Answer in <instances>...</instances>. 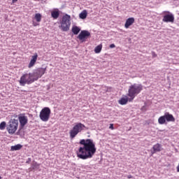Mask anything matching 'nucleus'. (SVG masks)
Returning a JSON list of instances; mask_svg holds the SVG:
<instances>
[{
	"label": "nucleus",
	"mask_w": 179,
	"mask_h": 179,
	"mask_svg": "<svg viewBox=\"0 0 179 179\" xmlns=\"http://www.w3.org/2000/svg\"><path fill=\"white\" fill-rule=\"evenodd\" d=\"M35 19H36V22H41V14L36 13L35 15Z\"/></svg>",
	"instance_id": "24"
},
{
	"label": "nucleus",
	"mask_w": 179,
	"mask_h": 179,
	"mask_svg": "<svg viewBox=\"0 0 179 179\" xmlns=\"http://www.w3.org/2000/svg\"><path fill=\"white\" fill-rule=\"evenodd\" d=\"M80 145H83V147H80L77 152V157L82 160H86L87 159H92L94 156V153L97 149L96 148V144L92 139H82L80 141Z\"/></svg>",
	"instance_id": "1"
},
{
	"label": "nucleus",
	"mask_w": 179,
	"mask_h": 179,
	"mask_svg": "<svg viewBox=\"0 0 179 179\" xmlns=\"http://www.w3.org/2000/svg\"><path fill=\"white\" fill-rule=\"evenodd\" d=\"M60 11L58 8H55L51 11V17L53 19H58L59 17Z\"/></svg>",
	"instance_id": "14"
},
{
	"label": "nucleus",
	"mask_w": 179,
	"mask_h": 179,
	"mask_svg": "<svg viewBox=\"0 0 179 179\" xmlns=\"http://www.w3.org/2000/svg\"><path fill=\"white\" fill-rule=\"evenodd\" d=\"M110 48H115V45L114 43H112L110 45Z\"/></svg>",
	"instance_id": "27"
},
{
	"label": "nucleus",
	"mask_w": 179,
	"mask_h": 179,
	"mask_svg": "<svg viewBox=\"0 0 179 179\" xmlns=\"http://www.w3.org/2000/svg\"><path fill=\"white\" fill-rule=\"evenodd\" d=\"M31 167L33 170H38V169H40V164H38L37 162H34Z\"/></svg>",
	"instance_id": "23"
},
{
	"label": "nucleus",
	"mask_w": 179,
	"mask_h": 179,
	"mask_svg": "<svg viewBox=\"0 0 179 179\" xmlns=\"http://www.w3.org/2000/svg\"><path fill=\"white\" fill-rule=\"evenodd\" d=\"M22 148H23V145H22L21 144H17L15 145L11 146L10 150L11 152H15V150H20Z\"/></svg>",
	"instance_id": "18"
},
{
	"label": "nucleus",
	"mask_w": 179,
	"mask_h": 179,
	"mask_svg": "<svg viewBox=\"0 0 179 179\" xmlns=\"http://www.w3.org/2000/svg\"><path fill=\"white\" fill-rule=\"evenodd\" d=\"M17 127H19V120L16 119H11L8 122L6 129L10 135H13V134L17 131Z\"/></svg>",
	"instance_id": "5"
},
{
	"label": "nucleus",
	"mask_w": 179,
	"mask_h": 179,
	"mask_svg": "<svg viewBox=\"0 0 179 179\" xmlns=\"http://www.w3.org/2000/svg\"><path fill=\"white\" fill-rule=\"evenodd\" d=\"M50 115H51V109L48 107H45L41 110L39 117L42 121L47 122L50 120Z\"/></svg>",
	"instance_id": "7"
},
{
	"label": "nucleus",
	"mask_w": 179,
	"mask_h": 179,
	"mask_svg": "<svg viewBox=\"0 0 179 179\" xmlns=\"http://www.w3.org/2000/svg\"><path fill=\"white\" fill-rule=\"evenodd\" d=\"M142 89H143V86L141 84L131 85L128 91V96L130 97L129 101H132L135 99V96H137V94H139L142 92Z\"/></svg>",
	"instance_id": "2"
},
{
	"label": "nucleus",
	"mask_w": 179,
	"mask_h": 179,
	"mask_svg": "<svg viewBox=\"0 0 179 179\" xmlns=\"http://www.w3.org/2000/svg\"><path fill=\"white\" fill-rule=\"evenodd\" d=\"M13 3H15V2H17V0H12Z\"/></svg>",
	"instance_id": "33"
},
{
	"label": "nucleus",
	"mask_w": 179,
	"mask_h": 179,
	"mask_svg": "<svg viewBox=\"0 0 179 179\" xmlns=\"http://www.w3.org/2000/svg\"><path fill=\"white\" fill-rule=\"evenodd\" d=\"M167 13L169 14H166L164 16L162 22H164L165 23H174V15L170 13L169 11H167Z\"/></svg>",
	"instance_id": "11"
},
{
	"label": "nucleus",
	"mask_w": 179,
	"mask_h": 179,
	"mask_svg": "<svg viewBox=\"0 0 179 179\" xmlns=\"http://www.w3.org/2000/svg\"><path fill=\"white\" fill-rule=\"evenodd\" d=\"M29 162H31V158H29L28 161H27V163H29Z\"/></svg>",
	"instance_id": "31"
},
{
	"label": "nucleus",
	"mask_w": 179,
	"mask_h": 179,
	"mask_svg": "<svg viewBox=\"0 0 179 179\" xmlns=\"http://www.w3.org/2000/svg\"><path fill=\"white\" fill-rule=\"evenodd\" d=\"M127 178H132V176L131 175L127 176Z\"/></svg>",
	"instance_id": "32"
},
{
	"label": "nucleus",
	"mask_w": 179,
	"mask_h": 179,
	"mask_svg": "<svg viewBox=\"0 0 179 179\" xmlns=\"http://www.w3.org/2000/svg\"><path fill=\"white\" fill-rule=\"evenodd\" d=\"M80 19H86L87 17V10H84L79 14Z\"/></svg>",
	"instance_id": "19"
},
{
	"label": "nucleus",
	"mask_w": 179,
	"mask_h": 179,
	"mask_svg": "<svg viewBox=\"0 0 179 179\" xmlns=\"http://www.w3.org/2000/svg\"><path fill=\"white\" fill-rule=\"evenodd\" d=\"M153 152H152V154L154 155V153H156L157 152H162V145L160 143H157L152 147Z\"/></svg>",
	"instance_id": "16"
},
{
	"label": "nucleus",
	"mask_w": 179,
	"mask_h": 179,
	"mask_svg": "<svg viewBox=\"0 0 179 179\" xmlns=\"http://www.w3.org/2000/svg\"><path fill=\"white\" fill-rule=\"evenodd\" d=\"M0 179H2V177H1V176H0Z\"/></svg>",
	"instance_id": "34"
},
{
	"label": "nucleus",
	"mask_w": 179,
	"mask_h": 179,
	"mask_svg": "<svg viewBox=\"0 0 179 179\" xmlns=\"http://www.w3.org/2000/svg\"><path fill=\"white\" fill-rule=\"evenodd\" d=\"M34 24V27H36V26H38V23H37V22H34V24Z\"/></svg>",
	"instance_id": "29"
},
{
	"label": "nucleus",
	"mask_w": 179,
	"mask_h": 179,
	"mask_svg": "<svg viewBox=\"0 0 179 179\" xmlns=\"http://www.w3.org/2000/svg\"><path fill=\"white\" fill-rule=\"evenodd\" d=\"M83 128H85V126L82 123H78L76 124L69 132L70 138L73 139L79 132H82V131H83Z\"/></svg>",
	"instance_id": "6"
},
{
	"label": "nucleus",
	"mask_w": 179,
	"mask_h": 179,
	"mask_svg": "<svg viewBox=\"0 0 179 179\" xmlns=\"http://www.w3.org/2000/svg\"><path fill=\"white\" fill-rule=\"evenodd\" d=\"M37 58H38V55L37 53H34V55L31 57V59L29 64V68L34 66L36 62H37Z\"/></svg>",
	"instance_id": "12"
},
{
	"label": "nucleus",
	"mask_w": 179,
	"mask_h": 179,
	"mask_svg": "<svg viewBox=\"0 0 179 179\" xmlns=\"http://www.w3.org/2000/svg\"><path fill=\"white\" fill-rule=\"evenodd\" d=\"M6 127V122H2L0 124V129L3 130V129H5Z\"/></svg>",
	"instance_id": "25"
},
{
	"label": "nucleus",
	"mask_w": 179,
	"mask_h": 179,
	"mask_svg": "<svg viewBox=\"0 0 179 179\" xmlns=\"http://www.w3.org/2000/svg\"><path fill=\"white\" fill-rule=\"evenodd\" d=\"M127 103H128V98H121L119 100V104H121V106H124Z\"/></svg>",
	"instance_id": "21"
},
{
	"label": "nucleus",
	"mask_w": 179,
	"mask_h": 179,
	"mask_svg": "<svg viewBox=\"0 0 179 179\" xmlns=\"http://www.w3.org/2000/svg\"><path fill=\"white\" fill-rule=\"evenodd\" d=\"M24 128H22L21 129V126H20L19 127V129L17 131V132L16 133L17 135H20L21 132H22V130Z\"/></svg>",
	"instance_id": "26"
},
{
	"label": "nucleus",
	"mask_w": 179,
	"mask_h": 179,
	"mask_svg": "<svg viewBox=\"0 0 179 179\" xmlns=\"http://www.w3.org/2000/svg\"><path fill=\"white\" fill-rule=\"evenodd\" d=\"M34 82H36L34 77L33 76L32 73L24 74L20 80V86H25L26 83L27 85H31Z\"/></svg>",
	"instance_id": "3"
},
{
	"label": "nucleus",
	"mask_w": 179,
	"mask_h": 179,
	"mask_svg": "<svg viewBox=\"0 0 179 179\" xmlns=\"http://www.w3.org/2000/svg\"><path fill=\"white\" fill-rule=\"evenodd\" d=\"M62 31H68L71 27V15L65 14L63 15L60 26Z\"/></svg>",
	"instance_id": "4"
},
{
	"label": "nucleus",
	"mask_w": 179,
	"mask_h": 179,
	"mask_svg": "<svg viewBox=\"0 0 179 179\" xmlns=\"http://www.w3.org/2000/svg\"><path fill=\"white\" fill-rule=\"evenodd\" d=\"M164 116L165 117V120L166 121H167V122H174L176 121V118H174V116L167 112L165 113Z\"/></svg>",
	"instance_id": "13"
},
{
	"label": "nucleus",
	"mask_w": 179,
	"mask_h": 179,
	"mask_svg": "<svg viewBox=\"0 0 179 179\" xmlns=\"http://www.w3.org/2000/svg\"><path fill=\"white\" fill-rule=\"evenodd\" d=\"M32 76L35 80H38L39 78H41L45 73V68H39L33 71Z\"/></svg>",
	"instance_id": "8"
},
{
	"label": "nucleus",
	"mask_w": 179,
	"mask_h": 179,
	"mask_svg": "<svg viewBox=\"0 0 179 179\" xmlns=\"http://www.w3.org/2000/svg\"><path fill=\"white\" fill-rule=\"evenodd\" d=\"M18 120L20 121V127H21V129L24 128V126H26L27 122H29V119L24 114H20Z\"/></svg>",
	"instance_id": "10"
},
{
	"label": "nucleus",
	"mask_w": 179,
	"mask_h": 179,
	"mask_svg": "<svg viewBox=\"0 0 179 179\" xmlns=\"http://www.w3.org/2000/svg\"><path fill=\"white\" fill-rule=\"evenodd\" d=\"M152 57H157V55H156V53H155V52H152Z\"/></svg>",
	"instance_id": "30"
},
{
	"label": "nucleus",
	"mask_w": 179,
	"mask_h": 179,
	"mask_svg": "<svg viewBox=\"0 0 179 179\" xmlns=\"http://www.w3.org/2000/svg\"><path fill=\"white\" fill-rule=\"evenodd\" d=\"M109 128L110 129H114V124H110Z\"/></svg>",
	"instance_id": "28"
},
{
	"label": "nucleus",
	"mask_w": 179,
	"mask_h": 179,
	"mask_svg": "<svg viewBox=\"0 0 179 179\" xmlns=\"http://www.w3.org/2000/svg\"><path fill=\"white\" fill-rule=\"evenodd\" d=\"M71 31H72V33H73V34L76 36L79 34V33L80 32V28H79V27L78 26H73Z\"/></svg>",
	"instance_id": "17"
},
{
	"label": "nucleus",
	"mask_w": 179,
	"mask_h": 179,
	"mask_svg": "<svg viewBox=\"0 0 179 179\" xmlns=\"http://www.w3.org/2000/svg\"><path fill=\"white\" fill-rule=\"evenodd\" d=\"M101 48H103V45L100 44L97 45L94 49V52L96 54H100L101 52Z\"/></svg>",
	"instance_id": "20"
},
{
	"label": "nucleus",
	"mask_w": 179,
	"mask_h": 179,
	"mask_svg": "<svg viewBox=\"0 0 179 179\" xmlns=\"http://www.w3.org/2000/svg\"><path fill=\"white\" fill-rule=\"evenodd\" d=\"M158 122L160 124V125H163V124L166 122V117L164 115L159 117Z\"/></svg>",
	"instance_id": "22"
},
{
	"label": "nucleus",
	"mask_w": 179,
	"mask_h": 179,
	"mask_svg": "<svg viewBox=\"0 0 179 179\" xmlns=\"http://www.w3.org/2000/svg\"><path fill=\"white\" fill-rule=\"evenodd\" d=\"M89 37H90V32L87 30H83L80 31L77 38H79V40L83 43V41H85Z\"/></svg>",
	"instance_id": "9"
},
{
	"label": "nucleus",
	"mask_w": 179,
	"mask_h": 179,
	"mask_svg": "<svg viewBox=\"0 0 179 179\" xmlns=\"http://www.w3.org/2000/svg\"><path fill=\"white\" fill-rule=\"evenodd\" d=\"M134 22H135V18L129 17L126 20L124 27L126 29H129V26H132V24H134Z\"/></svg>",
	"instance_id": "15"
}]
</instances>
